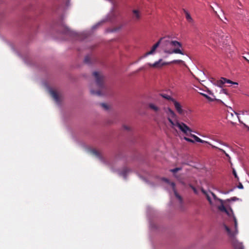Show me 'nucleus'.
Instances as JSON below:
<instances>
[{
	"mask_svg": "<svg viewBox=\"0 0 249 249\" xmlns=\"http://www.w3.org/2000/svg\"><path fill=\"white\" fill-rule=\"evenodd\" d=\"M163 110L167 118V125L170 128L177 131V128H178V129L184 134L191 136L193 138L196 142L201 143H208L209 145H211L212 147L218 149L219 150L225 154L227 157L229 159H230V157L229 154H227L223 149L219 148L216 146L213 145L208 142L202 140L197 136L192 134L191 133L193 131L185 123L178 120L177 115L171 108L169 107H165L163 108Z\"/></svg>",
	"mask_w": 249,
	"mask_h": 249,
	"instance_id": "f257e3e1",
	"label": "nucleus"
},
{
	"mask_svg": "<svg viewBox=\"0 0 249 249\" xmlns=\"http://www.w3.org/2000/svg\"><path fill=\"white\" fill-rule=\"evenodd\" d=\"M161 50L163 53V57L166 58L172 54H180L184 55L182 44L177 40L170 39L168 36L161 37Z\"/></svg>",
	"mask_w": 249,
	"mask_h": 249,
	"instance_id": "f03ea898",
	"label": "nucleus"
},
{
	"mask_svg": "<svg viewBox=\"0 0 249 249\" xmlns=\"http://www.w3.org/2000/svg\"><path fill=\"white\" fill-rule=\"evenodd\" d=\"M212 196H213V199L215 202H219L220 205L218 206L217 208L219 211L222 212H225L227 214H229L230 212L231 211V209L228 203L231 201H234L238 199L236 197H233L231 199H228L226 200H223L219 198H218L213 193H211Z\"/></svg>",
	"mask_w": 249,
	"mask_h": 249,
	"instance_id": "7ed1b4c3",
	"label": "nucleus"
},
{
	"mask_svg": "<svg viewBox=\"0 0 249 249\" xmlns=\"http://www.w3.org/2000/svg\"><path fill=\"white\" fill-rule=\"evenodd\" d=\"M183 62V61L181 60H174L171 62H167L163 61L162 59L160 58L158 61H156L155 63L153 64L148 63L147 64V65H148L150 68L160 69L162 67L168 65L170 63H179Z\"/></svg>",
	"mask_w": 249,
	"mask_h": 249,
	"instance_id": "20e7f679",
	"label": "nucleus"
},
{
	"mask_svg": "<svg viewBox=\"0 0 249 249\" xmlns=\"http://www.w3.org/2000/svg\"><path fill=\"white\" fill-rule=\"evenodd\" d=\"M97 86L100 89H103L105 88L104 86V81L106 79L105 76L101 72L94 71L93 72Z\"/></svg>",
	"mask_w": 249,
	"mask_h": 249,
	"instance_id": "39448f33",
	"label": "nucleus"
},
{
	"mask_svg": "<svg viewBox=\"0 0 249 249\" xmlns=\"http://www.w3.org/2000/svg\"><path fill=\"white\" fill-rule=\"evenodd\" d=\"M174 105L177 113L181 117H185L188 115L189 112L186 110L182 105L178 102L174 101Z\"/></svg>",
	"mask_w": 249,
	"mask_h": 249,
	"instance_id": "423d86ee",
	"label": "nucleus"
},
{
	"mask_svg": "<svg viewBox=\"0 0 249 249\" xmlns=\"http://www.w3.org/2000/svg\"><path fill=\"white\" fill-rule=\"evenodd\" d=\"M234 226L232 228H230L227 226H225V228L229 235L231 238H234V236L237 234V221L235 217H234Z\"/></svg>",
	"mask_w": 249,
	"mask_h": 249,
	"instance_id": "0eeeda50",
	"label": "nucleus"
},
{
	"mask_svg": "<svg viewBox=\"0 0 249 249\" xmlns=\"http://www.w3.org/2000/svg\"><path fill=\"white\" fill-rule=\"evenodd\" d=\"M132 19L135 22L139 21L142 18V13L139 9H133L132 10Z\"/></svg>",
	"mask_w": 249,
	"mask_h": 249,
	"instance_id": "6e6552de",
	"label": "nucleus"
},
{
	"mask_svg": "<svg viewBox=\"0 0 249 249\" xmlns=\"http://www.w3.org/2000/svg\"><path fill=\"white\" fill-rule=\"evenodd\" d=\"M162 39L163 38H160L159 40L152 47L151 50L148 52L146 53L142 57H141V58L145 57L148 55L154 54L156 51L157 49L161 44V42L162 41Z\"/></svg>",
	"mask_w": 249,
	"mask_h": 249,
	"instance_id": "1a4fd4ad",
	"label": "nucleus"
},
{
	"mask_svg": "<svg viewBox=\"0 0 249 249\" xmlns=\"http://www.w3.org/2000/svg\"><path fill=\"white\" fill-rule=\"evenodd\" d=\"M148 107L156 113H158L160 111V107L153 103L148 104Z\"/></svg>",
	"mask_w": 249,
	"mask_h": 249,
	"instance_id": "9d476101",
	"label": "nucleus"
},
{
	"mask_svg": "<svg viewBox=\"0 0 249 249\" xmlns=\"http://www.w3.org/2000/svg\"><path fill=\"white\" fill-rule=\"evenodd\" d=\"M232 242L235 249H244L242 244L236 239H233Z\"/></svg>",
	"mask_w": 249,
	"mask_h": 249,
	"instance_id": "9b49d317",
	"label": "nucleus"
},
{
	"mask_svg": "<svg viewBox=\"0 0 249 249\" xmlns=\"http://www.w3.org/2000/svg\"><path fill=\"white\" fill-rule=\"evenodd\" d=\"M169 184L172 187L173 190L174 192L175 196L181 202L182 201L181 197L178 194V193L177 192V191L175 189V184L174 182H169Z\"/></svg>",
	"mask_w": 249,
	"mask_h": 249,
	"instance_id": "f8f14e48",
	"label": "nucleus"
},
{
	"mask_svg": "<svg viewBox=\"0 0 249 249\" xmlns=\"http://www.w3.org/2000/svg\"><path fill=\"white\" fill-rule=\"evenodd\" d=\"M224 84H225V78L222 77L219 80H217L213 84L218 87H222Z\"/></svg>",
	"mask_w": 249,
	"mask_h": 249,
	"instance_id": "ddd939ff",
	"label": "nucleus"
},
{
	"mask_svg": "<svg viewBox=\"0 0 249 249\" xmlns=\"http://www.w3.org/2000/svg\"><path fill=\"white\" fill-rule=\"evenodd\" d=\"M50 93L52 96V97L55 100V101L57 102H59V96L57 93L54 90H50Z\"/></svg>",
	"mask_w": 249,
	"mask_h": 249,
	"instance_id": "4468645a",
	"label": "nucleus"
},
{
	"mask_svg": "<svg viewBox=\"0 0 249 249\" xmlns=\"http://www.w3.org/2000/svg\"><path fill=\"white\" fill-rule=\"evenodd\" d=\"M184 13H185V17H186V18L187 19V20H188V22H190V23H193L194 22V20L193 19V18H192L190 14L189 13V12L186 10H184Z\"/></svg>",
	"mask_w": 249,
	"mask_h": 249,
	"instance_id": "2eb2a0df",
	"label": "nucleus"
},
{
	"mask_svg": "<svg viewBox=\"0 0 249 249\" xmlns=\"http://www.w3.org/2000/svg\"><path fill=\"white\" fill-rule=\"evenodd\" d=\"M160 96H162L163 98L169 100L171 101L174 103V101H176L175 99L172 98L171 96L166 94H161Z\"/></svg>",
	"mask_w": 249,
	"mask_h": 249,
	"instance_id": "dca6fc26",
	"label": "nucleus"
},
{
	"mask_svg": "<svg viewBox=\"0 0 249 249\" xmlns=\"http://www.w3.org/2000/svg\"><path fill=\"white\" fill-rule=\"evenodd\" d=\"M201 191L204 195H206L207 198L208 200L209 201V203H210V204L212 205H213V202L212 199L211 198L209 195L207 194V193L203 189H201Z\"/></svg>",
	"mask_w": 249,
	"mask_h": 249,
	"instance_id": "f3484780",
	"label": "nucleus"
},
{
	"mask_svg": "<svg viewBox=\"0 0 249 249\" xmlns=\"http://www.w3.org/2000/svg\"><path fill=\"white\" fill-rule=\"evenodd\" d=\"M235 115L237 116V118L239 120L238 114L235 112V111H233V112H229L228 114V116L230 118V117H233V115Z\"/></svg>",
	"mask_w": 249,
	"mask_h": 249,
	"instance_id": "a211bd4d",
	"label": "nucleus"
},
{
	"mask_svg": "<svg viewBox=\"0 0 249 249\" xmlns=\"http://www.w3.org/2000/svg\"><path fill=\"white\" fill-rule=\"evenodd\" d=\"M229 83V84H233V85H238V83H236V82H232L231 81V80H229V79H227L226 78H225V83Z\"/></svg>",
	"mask_w": 249,
	"mask_h": 249,
	"instance_id": "6ab92c4d",
	"label": "nucleus"
},
{
	"mask_svg": "<svg viewBox=\"0 0 249 249\" xmlns=\"http://www.w3.org/2000/svg\"><path fill=\"white\" fill-rule=\"evenodd\" d=\"M180 170H181L180 168H174L173 169H171L170 171L173 173H175Z\"/></svg>",
	"mask_w": 249,
	"mask_h": 249,
	"instance_id": "aec40b11",
	"label": "nucleus"
},
{
	"mask_svg": "<svg viewBox=\"0 0 249 249\" xmlns=\"http://www.w3.org/2000/svg\"><path fill=\"white\" fill-rule=\"evenodd\" d=\"M184 139L188 142H192V143L194 142V141H193V140H192L190 138H188L187 137H184Z\"/></svg>",
	"mask_w": 249,
	"mask_h": 249,
	"instance_id": "412c9836",
	"label": "nucleus"
},
{
	"mask_svg": "<svg viewBox=\"0 0 249 249\" xmlns=\"http://www.w3.org/2000/svg\"><path fill=\"white\" fill-rule=\"evenodd\" d=\"M206 99H207L210 102L214 101V100H216V99L215 98H212L209 96L207 97V98Z\"/></svg>",
	"mask_w": 249,
	"mask_h": 249,
	"instance_id": "4be33fe9",
	"label": "nucleus"
},
{
	"mask_svg": "<svg viewBox=\"0 0 249 249\" xmlns=\"http://www.w3.org/2000/svg\"><path fill=\"white\" fill-rule=\"evenodd\" d=\"M123 128L124 129L126 130H129L130 129V127L129 126H127L126 125H124L123 126Z\"/></svg>",
	"mask_w": 249,
	"mask_h": 249,
	"instance_id": "5701e85b",
	"label": "nucleus"
},
{
	"mask_svg": "<svg viewBox=\"0 0 249 249\" xmlns=\"http://www.w3.org/2000/svg\"><path fill=\"white\" fill-rule=\"evenodd\" d=\"M91 93L93 94H98V95H100L101 94V93L100 91H97V92H95L93 90H91Z\"/></svg>",
	"mask_w": 249,
	"mask_h": 249,
	"instance_id": "b1692460",
	"label": "nucleus"
},
{
	"mask_svg": "<svg viewBox=\"0 0 249 249\" xmlns=\"http://www.w3.org/2000/svg\"><path fill=\"white\" fill-rule=\"evenodd\" d=\"M233 174L235 177V178L238 179V178L237 177V174L234 170H233Z\"/></svg>",
	"mask_w": 249,
	"mask_h": 249,
	"instance_id": "393cba45",
	"label": "nucleus"
},
{
	"mask_svg": "<svg viewBox=\"0 0 249 249\" xmlns=\"http://www.w3.org/2000/svg\"><path fill=\"white\" fill-rule=\"evenodd\" d=\"M238 188L241 189H243V186L241 183H239Z\"/></svg>",
	"mask_w": 249,
	"mask_h": 249,
	"instance_id": "a878e982",
	"label": "nucleus"
},
{
	"mask_svg": "<svg viewBox=\"0 0 249 249\" xmlns=\"http://www.w3.org/2000/svg\"><path fill=\"white\" fill-rule=\"evenodd\" d=\"M101 106H102L103 107H104L105 109H107V106L106 104H101Z\"/></svg>",
	"mask_w": 249,
	"mask_h": 249,
	"instance_id": "bb28decb",
	"label": "nucleus"
},
{
	"mask_svg": "<svg viewBox=\"0 0 249 249\" xmlns=\"http://www.w3.org/2000/svg\"><path fill=\"white\" fill-rule=\"evenodd\" d=\"M201 94L202 95H203L204 97H205L206 98H207V97L208 96V95H207V94H205L204 93H201Z\"/></svg>",
	"mask_w": 249,
	"mask_h": 249,
	"instance_id": "cd10ccee",
	"label": "nucleus"
},
{
	"mask_svg": "<svg viewBox=\"0 0 249 249\" xmlns=\"http://www.w3.org/2000/svg\"><path fill=\"white\" fill-rule=\"evenodd\" d=\"M201 94L202 95H203L204 97H205L206 98H207V97L208 96V95H207V94H205L204 93H201Z\"/></svg>",
	"mask_w": 249,
	"mask_h": 249,
	"instance_id": "c85d7f7f",
	"label": "nucleus"
},
{
	"mask_svg": "<svg viewBox=\"0 0 249 249\" xmlns=\"http://www.w3.org/2000/svg\"><path fill=\"white\" fill-rule=\"evenodd\" d=\"M243 124H244V126L246 127L248 129V130H249V126H248L247 125H246L245 124L243 123Z\"/></svg>",
	"mask_w": 249,
	"mask_h": 249,
	"instance_id": "c756f323",
	"label": "nucleus"
},
{
	"mask_svg": "<svg viewBox=\"0 0 249 249\" xmlns=\"http://www.w3.org/2000/svg\"><path fill=\"white\" fill-rule=\"evenodd\" d=\"M244 58L249 63V58H247V57H246L245 56H244Z\"/></svg>",
	"mask_w": 249,
	"mask_h": 249,
	"instance_id": "7c9ffc66",
	"label": "nucleus"
},
{
	"mask_svg": "<svg viewBox=\"0 0 249 249\" xmlns=\"http://www.w3.org/2000/svg\"><path fill=\"white\" fill-rule=\"evenodd\" d=\"M193 190H194V191L195 192V193H197L196 190V189L195 188L193 187Z\"/></svg>",
	"mask_w": 249,
	"mask_h": 249,
	"instance_id": "2f4dec72",
	"label": "nucleus"
},
{
	"mask_svg": "<svg viewBox=\"0 0 249 249\" xmlns=\"http://www.w3.org/2000/svg\"><path fill=\"white\" fill-rule=\"evenodd\" d=\"M200 74L203 75H205L204 73L203 72H202V71H200Z\"/></svg>",
	"mask_w": 249,
	"mask_h": 249,
	"instance_id": "473e14b6",
	"label": "nucleus"
},
{
	"mask_svg": "<svg viewBox=\"0 0 249 249\" xmlns=\"http://www.w3.org/2000/svg\"><path fill=\"white\" fill-rule=\"evenodd\" d=\"M85 61L86 62L88 63V59L87 58H85Z\"/></svg>",
	"mask_w": 249,
	"mask_h": 249,
	"instance_id": "72a5a7b5",
	"label": "nucleus"
},
{
	"mask_svg": "<svg viewBox=\"0 0 249 249\" xmlns=\"http://www.w3.org/2000/svg\"><path fill=\"white\" fill-rule=\"evenodd\" d=\"M208 92H209V93L210 94H212V95H213V94L211 93V92H210L209 90L208 91Z\"/></svg>",
	"mask_w": 249,
	"mask_h": 249,
	"instance_id": "f704fd0d",
	"label": "nucleus"
},
{
	"mask_svg": "<svg viewBox=\"0 0 249 249\" xmlns=\"http://www.w3.org/2000/svg\"><path fill=\"white\" fill-rule=\"evenodd\" d=\"M219 142L220 143L224 145V144H223V143H222L221 142Z\"/></svg>",
	"mask_w": 249,
	"mask_h": 249,
	"instance_id": "c9c22d12",
	"label": "nucleus"
},
{
	"mask_svg": "<svg viewBox=\"0 0 249 249\" xmlns=\"http://www.w3.org/2000/svg\"><path fill=\"white\" fill-rule=\"evenodd\" d=\"M143 69V68H141L139 70H142Z\"/></svg>",
	"mask_w": 249,
	"mask_h": 249,
	"instance_id": "e433bc0d",
	"label": "nucleus"
},
{
	"mask_svg": "<svg viewBox=\"0 0 249 249\" xmlns=\"http://www.w3.org/2000/svg\"><path fill=\"white\" fill-rule=\"evenodd\" d=\"M223 91L224 93H226L225 90L224 89H223Z\"/></svg>",
	"mask_w": 249,
	"mask_h": 249,
	"instance_id": "4c0bfd02",
	"label": "nucleus"
}]
</instances>
